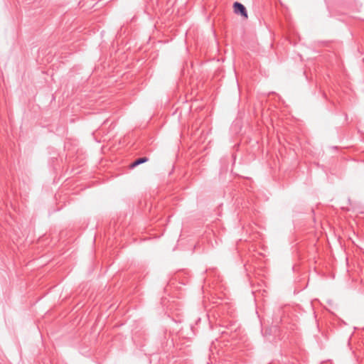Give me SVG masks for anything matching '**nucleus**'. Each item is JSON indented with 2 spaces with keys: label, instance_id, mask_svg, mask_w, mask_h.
<instances>
[{
  "label": "nucleus",
  "instance_id": "1",
  "mask_svg": "<svg viewBox=\"0 0 364 364\" xmlns=\"http://www.w3.org/2000/svg\"><path fill=\"white\" fill-rule=\"evenodd\" d=\"M233 7H234L235 13H236L237 14H240L242 16H245V18L247 17V13L246 9L242 4H240L239 2H235Z\"/></svg>",
  "mask_w": 364,
  "mask_h": 364
},
{
  "label": "nucleus",
  "instance_id": "2",
  "mask_svg": "<svg viewBox=\"0 0 364 364\" xmlns=\"http://www.w3.org/2000/svg\"><path fill=\"white\" fill-rule=\"evenodd\" d=\"M149 161L147 157H141L135 160L130 166L131 168H134L136 166L145 163Z\"/></svg>",
  "mask_w": 364,
  "mask_h": 364
}]
</instances>
